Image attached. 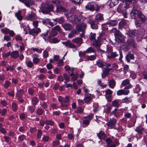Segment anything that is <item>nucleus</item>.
Segmentation results:
<instances>
[{"instance_id":"nucleus-1","label":"nucleus","mask_w":147,"mask_h":147,"mask_svg":"<svg viewBox=\"0 0 147 147\" xmlns=\"http://www.w3.org/2000/svg\"><path fill=\"white\" fill-rule=\"evenodd\" d=\"M41 10L43 13H48L53 9V6L48 1H46L42 5Z\"/></svg>"},{"instance_id":"nucleus-2","label":"nucleus","mask_w":147,"mask_h":147,"mask_svg":"<svg viewBox=\"0 0 147 147\" xmlns=\"http://www.w3.org/2000/svg\"><path fill=\"white\" fill-rule=\"evenodd\" d=\"M141 11L140 8L136 5H134L130 13V15L132 18L135 19L138 17Z\"/></svg>"},{"instance_id":"nucleus-3","label":"nucleus","mask_w":147,"mask_h":147,"mask_svg":"<svg viewBox=\"0 0 147 147\" xmlns=\"http://www.w3.org/2000/svg\"><path fill=\"white\" fill-rule=\"evenodd\" d=\"M132 87V86L131 84H129L125 86L124 89L119 90L117 92V95L118 96L123 95H127L129 92V91L128 89L131 88Z\"/></svg>"},{"instance_id":"nucleus-4","label":"nucleus","mask_w":147,"mask_h":147,"mask_svg":"<svg viewBox=\"0 0 147 147\" xmlns=\"http://www.w3.org/2000/svg\"><path fill=\"white\" fill-rule=\"evenodd\" d=\"M105 141L107 144V147H116L119 144V141L117 139L112 141L110 138H108L106 139Z\"/></svg>"},{"instance_id":"nucleus-5","label":"nucleus","mask_w":147,"mask_h":147,"mask_svg":"<svg viewBox=\"0 0 147 147\" xmlns=\"http://www.w3.org/2000/svg\"><path fill=\"white\" fill-rule=\"evenodd\" d=\"M86 27V24L84 23L78 24L76 27L77 30L79 32H81V33H80V35L81 37L84 35Z\"/></svg>"},{"instance_id":"nucleus-6","label":"nucleus","mask_w":147,"mask_h":147,"mask_svg":"<svg viewBox=\"0 0 147 147\" xmlns=\"http://www.w3.org/2000/svg\"><path fill=\"white\" fill-rule=\"evenodd\" d=\"M98 7L97 4L93 2H90L88 3L86 6L85 7L86 10L93 11L96 10Z\"/></svg>"},{"instance_id":"nucleus-7","label":"nucleus","mask_w":147,"mask_h":147,"mask_svg":"<svg viewBox=\"0 0 147 147\" xmlns=\"http://www.w3.org/2000/svg\"><path fill=\"white\" fill-rule=\"evenodd\" d=\"M70 100L69 97L68 96H66L64 99V101L63 103H61V107L63 108L64 109H67L69 105V102Z\"/></svg>"},{"instance_id":"nucleus-8","label":"nucleus","mask_w":147,"mask_h":147,"mask_svg":"<svg viewBox=\"0 0 147 147\" xmlns=\"http://www.w3.org/2000/svg\"><path fill=\"white\" fill-rule=\"evenodd\" d=\"M56 7V11L57 13H62L64 12L65 15L67 17H69L68 14L67 13V10L64 7L59 5L57 6Z\"/></svg>"},{"instance_id":"nucleus-9","label":"nucleus","mask_w":147,"mask_h":147,"mask_svg":"<svg viewBox=\"0 0 147 147\" xmlns=\"http://www.w3.org/2000/svg\"><path fill=\"white\" fill-rule=\"evenodd\" d=\"M127 45L128 46L132 47L134 49L137 48L136 45L135 40L133 38H128L127 41Z\"/></svg>"},{"instance_id":"nucleus-10","label":"nucleus","mask_w":147,"mask_h":147,"mask_svg":"<svg viewBox=\"0 0 147 147\" xmlns=\"http://www.w3.org/2000/svg\"><path fill=\"white\" fill-rule=\"evenodd\" d=\"M111 70H112V68H103L102 69V73L101 75L102 78L104 79L107 76L110 74V72Z\"/></svg>"},{"instance_id":"nucleus-11","label":"nucleus","mask_w":147,"mask_h":147,"mask_svg":"<svg viewBox=\"0 0 147 147\" xmlns=\"http://www.w3.org/2000/svg\"><path fill=\"white\" fill-rule=\"evenodd\" d=\"M71 21L76 24H78L82 20L81 18L80 17L74 15H72L71 16Z\"/></svg>"},{"instance_id":"nucleus-12","label":"nucleus","mask_w":147,"mask_h":147,"mask_svg":"<svg viewBox=\"0 0 147 147\" xmlns=\"http://www.w3.org/2000/svg\"><path fill=\"white\" fill-rule=\"evenodd\" d=\"M40 32V29L39 28H37L30 29L28 32L30 34L35 36L37 35L39 32Z\"/></svg>"},{"instance_id":"nucleus-13","label":"nucleus","mask_w":147,"mask_h":147,"mask_svg":"<svg viewBox=\"0 0 147 147\" xmlns=\"http://www.w3.org/2000/svg\"><path fill=\"white\" fill-rule=\"evenodd\" d=\"M128 22L127 20L124 19L122 20L119 24V28L121 29L122 28H126L127 27Z\"/></svg>"},{"instance_id":"nucleus-14","label":"nucleus","mask_w":147,"mask_h":147,"mask_svg":"<svg viewBox=\"0 0 147 147\" xmlns=\"http://www.w3.org/2000/svg\"><path fill=\"white\" fill-rule=\"evenodd\" d=\"M134 58L133 53L132 52H129L126 55L125 58L127 62L129 63L130 60H134Z\"/></svg>"},{"instance_id":"nucleus-15","label":"nucleus","mask_w":147,"mask_h":147,"mask_svg":"<svg viewBox=\"0 0 147 147\" xmlns=\"http://www.w3.org/2000/svg\"><path fill=\"white\" fill-rule=\"evenodd\" d=\"M111 32L112 33L114 34L115 36H120L121 37L123 36V35L121 32L115 28H113L111 30Z\"/></svg>"},{"instance_id":"nucleus-16","label":"nucleus","mask_w":147,"mask_h":147,"mask_svg":"<svg viewBox=\"0 0 147 147\" xmlns=\"http://www.w3.org/2000/svg\"><path fill=\"white\" fill-rule=\"evenodd\" d=\"M42 22L43 24H49L52 27L57 24L56 23H53L50 22V20L49 18L43 19L42 21Z\"/></svg>"},{"instance_id":"nucleus-17","label":"nucleus","mask_w":147,"mask_h":147,"mask_svg":"<svg viewBox=\"0 0 147 147\" xmlns=\"http://www.w3.org/2000/svg\"><path fill=\"white\" fill-rule=\"evenodd\" d=\"M73 43H75L78 45V47L80 46L82 43L83 42L82 39L80 37H77L72 40Z\"/></svg>"},{"instance_id":"nucleus-18","label":"nucleus","mask_w":147,"mask_h":147,"mask_svg":"<svg viewBox=\"0 0 147 147\" xmlns=\"http://www.w3.org/2000/svg\"><path fill=\"white\" fill-rule=\"evenodd\" d=\"M93 96L90 94H86L84 98V100L86 103H88L90 102Z\"/></svg>"},{"instance_id":"nucleus-19","label":"nucleus","mask_w":147,"mask_h":147,"mask_svg":"<svg viewBox=\"0 0 147 147\" xmlns=\"http://www.w3.org/2000/svg\"><path fill=\"white\" fill-rule=\"evenodd\" d=\"M90 24L92 28L95 29H98V22L95 20H93L90 21Z\"/></svg>"},{"instance_id":"nucleus-20","label":"nucleus","mask_w":147,"mask_h":147,"mask_svg":"<svg viewBox=\"0 0 147 147\" xmlns=\"http://www.w3.org/2000/svg\"><path fill=\"white\" fill-rule=\"evenodd\" d=\"M138 31L137 30H130L127 34L129 36L134 37L135 36H138Z\"/></svg>"},{"instance_id":"nucleus-21","label":"nucleus","mask_w":147,"mask_h":147,"mask_svg":"<svg viewBox=\"0 0 147 147\" xmlns=\"http://www.w3.org/2000/svg\"><path fill=\"white\" fill-rule=\"evenodd\" d=\"M97 134L99 138L101 140H104L106 138V135L103 131H101Z\"/></svg>"},{"instance_id":"nucleus-22","label":"nucleus","mask_w":147,"mask_h":147,"mask_svg":"<svg viewBox=\"0 0 147 147\" xmlns=\"http://www.w3.org/2000/svg\"><path fill=\"white\" fill-rule=\"evenodd\" d=\"M118 55V51L112 52L110 55H107V57L109 59H114Z\"/></svg>"},{"instance_id":"nucleus-23","label":"nucleus","mask_w":147,"mask_h":147,"mask_svg":"<svg viewBox=\"0 0 147 147\" xmlns=\"http://www.w3.org/2000/svg\"><path fill=\"white\" fill-rule=\"evenodd\" d=\"M117 121L116 119L114 118L111 119L109 122L108 123V124L109 126L112 127L115 126V123Z\"/></svg>"},{"instance_id":"nucleus-24","label":"nucleus","mask_w":147,"mask_h":147,"mask_svg":"<svg viewBox=\"0 0 147 147\" xmlns=\"http://www.w3.org/2000/svg\"><path fill=\"white\" fill-rule=\"evenodd\" d=\"M32 57L33 63L35 64H38L40 61L38 55L36 54H34L33 55Z\"/></svg>"},{"instance_id":"nucleus-25","label":"nucleus","mask_w":147,"mask_h":147,"mask_svg":"<svg viewBox=\"0 0 147 147\" xmlns=\"http://www.w3.org/2000/svg\"><path fill=\"white\" fill-rule=\"evenodd\" d=\"M63 28L66 30H71L73 26L71 23H65L62 25Z\"/></svg>"},{"instance_id":"nucleus-26","label":"nucleus","mask_w":147,"mask_h":147,"mask_svg":"<svg viewBox=\"0 0 147 147\" xmlns=\"http://www.w3.org/2000/svg\"><path fill=\"white\" fill-rule=\"evenodd\" d=\"M117 24V22L116 20H110L106 23V24L109 25V26H115Z\"/></svg>"},{"instance_id":"nucleus-27","label":"nucleus","mask_w":147,"mask_h":147,"mask_svg":"<svg viewBox=\"0 0 147 147\" xmlns=\"http://www.w3.org/2000/svg\"><path fill=\"white\" fill-rule=\"evenodd\" d=\"M104 20L103 15L101 13H98L96 15L95 20L97 22L103 20Z\"/></svg>"},{"instance_id":"nucleus-28","label":"nucleus","mask_w":147,"mask_h":147,"mask_svg":"<svg viewBox=\"0 0 147 147\" xmlns=\"http://www.w3.org/2000/svg\"><path fill=\"white\" fill-rule=\"evenodd\" d=\"M20 1L24 3L25 5L28 7H30V5H32L33 2L31 0H20Z\"/></svg>"},{"instance_id":"nucleus-29","label":"nucleus","mask_w":147,"mask_h":147,"mask_svg":"<svg viewBox=\"0 0 147 147\" xmlns=\"http://www.w3.org/2000/svg\"><path fill=\"white\" fill-rule=\"evenodd\" d=\"M115 81L113 79H112L109 80L108 85L110 88H113L115 86Z\"/></svg>"},{"instance_id":"nucleus-30","label":"nucleus","mask_w":147,"mask_h":147,"mask_svg":"<svg viewBox=\"0 0 147 147\" xmlns=\"http://www.w3.org/2000/svg\"><path fill=\"white\" fill-rule=\"evenodd\" d=\"M53 20L55 22V23H57L58 22L59 24H62L65 22V20L63 17H61L59 18H56L54 19H53Z\"/></svg>"},{"instance_id":"nucleus-31","label":"nucleus","mask_w":147,"mask_h":147,"mask_svg":"<svg viewBox=\"0 0 147 147\" xmlns=\"http://www.w3.org/2000/svg\"><path fill=\"white\" fill-rule=\"evenodd\" d=\"M138 18L140 20L144 23L146 22L147 20L146 17L143 14L142 12L140 13Z\"/></svg>"},{"instance_id":"nucleus-32","label":"nucleus","mask_w":147,"mask_h":147,"mask_svg":"<svg viewBox=\"0 0 147 147\" xmlns=\"http://www.w3.org/2000/svg\"><path fill=\"white\" fill-rule=\"evenodd\" d=\"M138 36L140 38H142L144 35L145 33V30L144 29L141 28L138 30H137Z\"/></svg>"},{"instance_id":"nucleus-33","label":"nucleus","mask_w":147,"mask_h":147,"mask_svg":"<svg viewBox=\"0 0 147 147\" xmlns=\"http://www.w3.org/2000/svg\"><path fill=\"white\" fill-rule=\"evenodd\" d=\"M120 100L119 99L115 100L112 102V106L115 107H119L120 104L119 103Z\"/></svg>"},{"instance_id":"nucleus-34","label":"nucleus","mask_w":147,"mask_h":147,"mask_svg":"<svg viewBox=\"0 0 147 147\" xmlns=\"http://www.w3.org/2000/svg\"><path fill=\"white\" fill-rule=\"evenodd\" d=\"M35 13L34 12H32L27 16V19L28 20L32 21L35 19Z\"/></svg>"},{"instance_id":"nucleus-35","label":"nucleus","mask_w":147,"mask_h":147,"mask_svg":"<svg viewBox=\"0 0 147 147\" xmlns=\"http://www.w3.org/2000/svg\"><path fill=\"white\" fill-rule=\"evenodd\" d=\"M105 62L100 60H98L96 61V65L102 68L104 66Z\"/></svg>"},{"instance_id":"nucleus-36","label":"nucleus","mask_w":147,"mask_h":147,"mask_svg":"<svg viewBox=\"0 0 147 147\" xmlns=\"http://www.w3.org/2000/svg\"><path fill=\"white\" fill-rule=\"evenodd\" d=\"M96 55H92L90 56L87 55L86 56L85 59L86 60L88 61H93L96 59Z\"/></svg>"},{"instance_id":"nucleus-37","label":"nucleus","mask_w":147,"mask_h":147,"mask_svg":"<svg viewBox=\"0 0 147 147\" xmlns=\"http://www.w3.org/2000/svg\"><path fill=\"white\" fill-rule=\"evenodd\" d=\"M70 76L72 77L71 80L72 81H75L76 80L78 77V73H77L75 74H74L73 73L70 74Z\"/></svg>"},{"instance_id":"nucleus-38","label":"nucleus","mask_w":147,"mask_h":147,"mask_svg":"<svg viewBox=\"0 0 147 147\" xmlns=\"http://www.w3.org/2000/svg\"><path fill=\"white\" fill-rule=\"evenodd\" d=\"M144 23L140 20H138L135 21V24L137 27H141L144 25Z\"/></svg>"},{"instance_id":"nucleus-39","label":"nucleus","mask_w":147,"mask_h":147,"mask_svg":"<svg viewBox=\"0 0 147 147\" xmlns=\"http://www.w3.org/2000/svg\"><path fill=\"white\" fill-rule=\"evenodd\" d=\"M11 56L14 59L17 58L19 56V52L17 51H14L11 53Z\"/></svg>"},{"instance_id":"nucleus-40","label":"nucleus","mask_w":147,"mask_h":147,"mask_svg":"<svg viewBox=\"0 0 147 147\" xmlns=\"http://www.w3.org/2000/svg\"><path fill=\"white\" fill-rule=\"evenodd\" d=\"M17 18L20 21L21 20L23 19V17L21 15V11H18L15 14Z\"/></svg>"},{"instance_id":"nucleus-41","label":"nucleus","mask_w":147,"mask_h":147,"mask_svg":"<svg viewBox=\"0 0 147 147\" xmlns=\"http://www.w3.org/2000/svg\"><path fill=\"white\" fill-rule=\"evenodd\" d=\"M118 2V0H111L109 3V6L111 7H112L117 4Z\"/></svg>"},{"instance_id":"nucleus-42","label":"nucleus","mask_w":147,"mask_h":147,"mask_svg":"<svg viewBox=\"0 0 147 147\" xmlns=\"http://www.w3.org/2000/svg\"><path fill=\"white\" fill-rule=\"evenodd\" d=\"M57 34V32L52 29V30L50 33L49 38H51L52 37L56 36Z\"/></svg>"},{"instance_id":"nucleus-43","label":"nucleus","mask_w":147,"mask_h":147,"mask_svg":"<svg viewBox=\"0 0 147 147\" xmlns=\"http://www.w3.org/2000/svg\"><path fill=\"white\" fill-rule=\"evenodd\" d=\"M144 129L143 127H137L136 129V131L138 133L139 135L142 134L143 132L144 131Z\"/></svg>"},{"instance_id":"nucleus-44","label":"nucleus","mask_w":147,"mask_h":147,"mask_svg":"<svg viewBox=\"0 0 147 147\" xmlns=\"http://www.w3.org/2000/svg\"><path fill=\"white\" fill-rule=\"evenodd\" d=\"M93 45L95 47H99L101 45V42L100 40H94L93 41Z\"/></svg>"},{"instance_id":"nucleus-45","label":"nucleus","mask_w":147,"mask_h":147,"mask_svg":"<svg viewBox=\"0 0 147 147\" xmlns=\"http://www.w3.org/2000/svg\"><path fill=\"white\" fill-rule=\"evenodd\" d=\"M132 100L131 98L128 97H125L124 98L122 99V102L129 103L131 102Z\"/></svg>"},{"instance_id":"nucleus-46","label":"nucleus","mask_w":147,"mask_h":147,"mask_svg":"<svg viewBox=\"0 0 147 147\" xmlns=\"http://www.w3.org/2000/svg\"><path fill=\"white\" fill-rule=\"evenodd\" d=\"M93 110L95 113L97 112L99 109L98 107V105L97 103H94L93 104Z\"/></svg>"},{"instance_id":"nucleus-47","label":"nucleus","mask_w":147,"mask_h":147,"mask_svg":"<svg viewBox=\"0 0 147 147\" xmlns=\"http://www.w3.org/2000/svg\"><path fill=\"white\" fill-rule=\"evenodd\" d=\"M96 51L95 50L92 48L91 47H90L88 48L86 51L85 52L86 53H94Z\"/></svg>"},{"instance_id":"nucleus-48","label":"nucleus","mask_w":147,"mask_h":147,"mask_svg":"<svg viewBox=\"0 0 147 147\" xmlns=\"http://www.w3.org/2000/svg\"><path fill=\"white\" fill-rule=\"evenodd\" d=\"M45 124L47 125H53L54 123L51 120H46L45 121Z\"/></svg>"},{"instance_id":"nucleus-49","label":"nucleus","mask_w":147,"mask_h":147,"mask_svg":"<svg viewBox=\"0 0 147 147\" xmlns=\"http://www.w3.org/2000/svg\"><path fill=\"white\" fill-rule=\"evenodd\" d=\"M128 84L129 85L130 84H129V80L128 79H127L122 81L121 85L122 86H127Z\"/></svg>"},{"instance_id":"nucleus-50","label":"nucleus","mask_w":147,"mask_h":147,"mask_svg":"<svg viewBox=\"0 0 147 147\" xmlns=\"http://www.w3.org/2000/svg\"><path fill=\"white\" fill-rule=\"evenodd\" d=\"M96 35V34L91 32L89 35L90 38V40L92 41H94V40H95Z\"/></svg>"},{"instance_id":"nucleus-51","label":"nucleus","mask_w":147,"mask_h":147,"mask_svg":"<svg viewBox=\"0 0 147 147\" xmlns=\"http://www.w3.org/2000/svg\"><path fill=\"white\" fill-rule=\"evenodd\" d=\"M38 100L37 98L34 97L32 99V104L35 106L38 103Z\"/></svg>"},{"instance_id":"nucleus-52","label":"nucleus","mask_w":147,"mask_h":147,"mask_svg":"<svg viewBox=\"0 0 147 147\" xmlns=\"http://www.w3.org/2000/svg\"><path fill=\"white\" fill-rule=\"evenodd\" d=\"M40 100L43 101L45 99V96L44 94L40 93L38 95Z\"/></svg>"},{"instance_id":"nucleus-53","label":"nucleus","mask_w":147,"mask_h":147,"mask_svg":"<svg viewBox=\"0 0 147 147\" xmlns=\"http://www.w3.org/2000/svg\"><path fill=\"white\" fill-rule=\"evenodd\" d=\"M129 66L128 65H125L124 66L123 69V71L124 72V74L125 75L126 74L128 71Z\"/></svg>"},{"instance_id":"nucleus-54","label":"nucleus","mask_w":147,"mask_h":147,"mask_svg":"<svg viewBox=\"0 0 147 147\" xmlns=\"http://www.w3.org/2000/svg\"><path fill=\"white\" fill-rule=\"evenodd\" d=\"M1 32L3 34H8L9 32V30L6 28L2 29L1 30Z\"/></svg>"},{"instance_id":"nucleus-55","label":"nucleus","mask_w":147,"mask_h":147,"mask_svg":"<svg viewBox=\"0 0 147 147\" xmlns=\"http://www.w3.org/2000/svg\"><path fill=\"white\" fill-rule=\"evenodd\" d=\"M42 133V132L41 130H38L37 133V136L38 138L39 139L41 138Z\"/></svg>"},{"instance_id":"nucleus-56","label":"nucleus","mask_w":147,"mask_h":147,"mask_svg":"<svg viewBox=\"0 0 147 147\" xmlns=\"http://www.w3.org/2000/svg\"><path fill=\"white\" fill-rule=\"evenodd\" d=\"M43 56L44 58H46L49 56V52L47 50L44 51L43 53Z\"/></svg>"},{"instance_id":"nucleus-57","label":"nucleus","mask_w":147,"mask_h":147,"mask_svg":"<svg viewBox=\"0 0 147 147\" xmlns=\"http://www.w3.org/2000/svg\"><path fill=\"white\" fill-rule=\"evenodd\" d=\"M23 94V90L20 89L18 90L17 93V95L18 97H21Z\"/></svg>"},{"instance_id":"nucleus-58","label":"nucleus","mask_w":147,"mask_h":147,"mask_svg":"<svg viewBox=\"0 0 147 147\" xmlns=\"http://www.w3.org/2000/svg\"><path fill=\"white\" fill-rule=\"evenodd\" d=\"M52 29L55 31L59 32L61 30V28L59 25H57L53 28Z\"/></svg>"},{"instance_id":"nucleus-59","label":"nucleus","mask_w":147,"mask_h":147,"mask_svg":"<svg viewBox=\"0 0 147 147\" xmlns=\"http://www.w3.org/2000/svg\"><path fill=\"white\" fill-rule=\"evenodd\" d=\"M10 84V82L8 80L5 81L3 86L5 88H7Z\"/></svg>"},{"instance_id":"nucleus-60","label":"nucleus","mask_w":147,"mask_h":147,"mask_svg":"<svg viewBox=\"0 0 147 147\" xmlns=\"http://www.w3.org/2000/svg\"><path fill=\"white\" fill-rule=\"evenodd\" d=\"M68 45L67 47L70 48H76V45L71 43L69 41Z\"/></svg>"},{"instance_id":"nucleus-61","label":"nucleus","mask_w":147,"mask_h":147,"mask_svg":"<svg viewBox=\"0 0 147 147\" xmlns=\"http://www.w3.org/2000/svg\"><path fill=\"white\" fill-rule=\"evenodd\" d=\"M123 36L122 37H121L120 36H115V40L118 42H121L122 41V38H123Z\"/></svg>"},{"instance_id":"nucleus-62","label":"nucleus","mask_w":147,"mask_h":147,"mask_svg":"<svg viewBox=\"0 0 147 147\" xmlns=\"http://www.w3.org/2000/svg\"><path fill=\"white\" fill-rule=\"evenodd\" d=\"M29 110L30 111L31 113H33L34 112L35 109V106H29L28 107Z\"/></svg>"},{"instance_id":"nucleus-63","label":"nucleus","mask_w":147,"mask_h":147,"mask_svg":"<svg viewBox=\"0 0 147 147\" xmlns=\"http://www.w3.org/2000/svg\"><path fill=\"white\" fill-rule=\"evenodd\" d=\"M27 66L30 68L32 67L33 66V64L31 61H28L26 63Z\"/></svg>"},{"instance_id":"nucleus-64","label":"nucleus","mask_w":147,"mask_h":147,"mask_svg":"<svg viewBox=\"0 0 147 147\" xmlns=\"http://www.w3.org/2000/svg\"><path fill=\"white\" fill-rule=\"evenodd\" d=\"M25 138V136L24 135H20L18 137V140L21 141H23Z\"/></svg>"}]
</instances>
